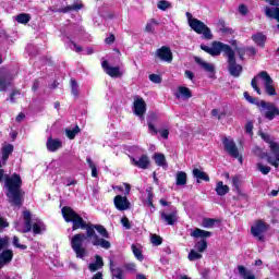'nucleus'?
Segmentation results:
<instances>
[{"label":"nucleus","mask_w":279,"mask_h":279,"mask_svg":"<svg viewBox=\"0 0 279 279\" xmlns=\"http://www.w3.org/2000/svg\"><path fill=\"white\" fill-rule=\"evenodd\" d=\"M61 213L66 223H73L72 230H86V235L77 233L70 239L71 247L74 254H76V258L84 260L88 256V251L84 247L86 239L95 247H102V250H110L112 247L110 241L106 240L110 239V233H108L104 226L86 223L84 218L78 216L71 207H63Z\"/></svg>","instance_id":"obj_1"},{"label":"nucleus","mask_w":279,"mask_h":279,"mask_svg":"<svg viewBox=\"0 0 279 279\" xmlns=\"http://www.w3.org/2000/svg\"><path fill=\"white\" fill-rule=\"evenodd\" d=\"M5 180V187L8 189L7 196L9 197V202L13 204V206H21V186H23V180L21 175L14 173L11 177L5 174L3 169H0V182Z\"/></svg>","instance_id":"obj_2"},{"label":"nucleus","mask_w":279,"mask_h":279,"mask_svg":"<svg viewBox=\"0 0 279 279\" xmlns=\"http://www.w3.org/2000/svg\"><path fill=\"white\" fill-rule=\"evenodd\" d=\"M258 78L264 82V89L266 95L269 97H276L277 93L276 87L274 86V78H271L267 71H262L252 78L251 85L255 93H257V95H262L260 87H258Z\"/></svg>","instance_id":"obj_3"},{"label":"nucleus","mask_w":279,"mask_h":279,"mask_svg":"<svg viewBox=\"0 0 279 279\" xmlns=\"http://www.w3.org/2000/svg\"><path fill=\"white\" fill-rule=\"evenodd\" d=\"M257 106L260 108V112L263 117L267 119V121H274L276 117H279V109L275 102L262 100L257 102Z\"/></svg>","instance_id":"obj_4"},{"label":"nucleus","mask_w":279,"mask_h":279,"mask_svg":"<svg viewBox=\"0 0 279 279\" xmlns=\"http://www.w3.org/2000/svg\"><path fill=\"white\" fill-rule=\"evenodd\" d=\"M123 186L125 189V192H124L125 196L117 195L113 198L114 207L117 208V210H120V211L130 210L132 206V204L130 203L126 196V195H130V191H132V186L130 185V183H123Z\"/></svg>","instance_id":"obj_5"},{"label":"nucleus","mask_w":279,"mask_h":279,"mask_svg":"<svg viewBox=\"0 0 279 279\" xmlns=\"http://www.w3.org/2000/svg\"><path fill=\"white\" fill-rule=\"evenodd\" d=\"M190 27L196 32V34H202L206 40H213V33H210V28L204 24V22L199 20H192L190 22Z\"/></svg>","instance_id":"obj_6"},{"label":"nucleus","mask_w":279,"mask_h":279,"mask_svg":"<svg viewBox=\"0 0 279 279\" xmlns=\"http://www.w3.org/2000/svg\"><path fill=\"white\" fill-rule=\"evenodd\" d=\"M24 222L17 221L14 223V228L17 232L27 233L32 232V213L28 210L23 211Z\"/></svg>","instance_id":"obj_7"},{"label":"nucleus","mask_w":279,"mask_h":279,"mask_svg":"<svg viewBox=\"0 0 279 279\" xmlns=\"http://www.w3.org/2000/svg\"><path fill=\"white\" fill-rule=\"evenodd\" d=\"M269 230V226L265 223L263 220H257L255 223L251 227V233L255 239L258 241H265V232Z\"/></svg>","instance_id":"obj_8"},{"label":"nucleus","mask_w":279,"mask_h":279,"mask_svg":"<svg viewBox=\"0 0 279 279\" xmlns=\"http://www.w3.org/2000/svg\"><path fill=\"white\" fill-rule=\"evenodd\" d=\"M228 58V69L230 75L233 77H239L241 73H243V66L241 64H236V58L234 57V50L227 57Z\"/></svg>","instance_id":"obj_9"},{"label":"nucleus","mask_w":279,"mask_h":279,"mask_svg":"<svg viewBox=\"0 0 279 279\" xmlns=\"http://www.w3.org/2000/svg\"><path fill=\"white\" fill-rule=\"evenodd\" d=\"M221 51H223L225 56H227V58H228L233 50L230 46H228L223 43L214 41L213 46L210 48L209 56H221Z\"/></svg>","instance_id":"obj_10"},{"label":"nucleus","mask_w":279,"mask_h":279,"mask_svg":"<svg viewBox=\"0 0 279 279\" xmlns=\"http://www.w3.org/2000/svg\"><path fill=\"white\" fill-rule=\"evenodd\" d=\"M133 112L136 117H140V119H144L145 112H147V104H145V100L141 98V96L134 97Z\"/></svg>","instance_id":"obj_11"},{"label":"nucleus","mask_w":279,"mask_h":279,"mask_svg":"<svg viewBox=\"0 0 279 279\" xmlns=\"http://www.w3.org/2000/svg\"><path fill=\"white\" fill-rule=\"evenodd\" d=\"M222 145L225 146V150L232 158H239V147H236V143L231 137H223Z\"/></svg>","instance_id":"obj_12"},{"label":"nucleus","mask_w":279,"mask_h":279,"mask_svg":"<svg viewBox=\"0 0 279 279\" xmlns=\"http://www.w3.org/2000/svg\"><path fill=\"white\" fill-rule=\"evenodd\" d=\"M101 66L109 77H123V70L119 66H111L108 61H102Z\"/></svg>","instance_id":"obj_13"},{"label":"nucleus","mask_w":279,"mask_h":279,"mask_svg":"<svg viewBox=\"0 0 279 279\" xmlns=\"http://www.w3.org/2000/svg\"><path fill=\"white\" fill-rule=\"evenodd\" d=\"M154 121H156V114H150L148 118H147V124H148V130L149 132L155 135V134H160V136L162 138H169V130L167 129H163V130H156V126L154 125Z\"/></svg>","instance_id":"obj_14"},{"label":"nucleus","mask_w":279,"mask_h":279,"mask_svg":"<svg viewBox=\"0 0 279 279\" xmlns=\"http://www.w3.org/2000/svg\"><path fill=\"white\" fill-rule=\"evenodd\" d=\"M156 53L159 60H162L163 62H168V63L173 62V52H171L170 47L163 46L157 49Z\"/></svg>","instance_id":"obj_15"},{"label":"nucleus","mask_w":279,"mask_h":279,"mask_svg":"<svg viewBox=\"0 0 279 279\" xmlns=\"http://www.w3.org/2000/svg\"><path fill=\"white\" fill-rule=\"evenodd\" d=\"M160 218L167 222V226H174L178 222V209L173 208L170 214L160 211Z\"/></svg>","instance_id":"obj_16"},{"label":"nucleus","mask_w":279,"mask_h":279,"mask_svg":"<svg viewBox=\"0 0 279 279\" xmlns=\"http://www.w3.org/2000/svg\"><path fill=\"white\" fill-rule=\"evenodd\" d=\"M12 84V74L1 69L0 70V90H5Z\"/></svg>","instance_id":"obj_17"},{"label":"nucleus","mask_w":279,"mask_h":279,"mask_svg":"<svg viewBox=\"0 0 279 279\" xmlns=\"http://www.w3.org/2000/svg\"><path fill=\"white\" fill-rule=\"evenodd\" d=\"M131 158V163L138 169H147L149 167V157L147 155H142L140 158Z\"/></svg>","instance_id":"obj_18"},{"label":"nucleus","mask_w":279,"mask_h":279,"mask_svg":"<svg viewBox=\"0 0 279 279\" xmlns=\"http://www.w3.org/2000/svg\"><path fill=\"white\" fill-rule=\"evenodd\" d=\"M46 147L48 151H51V153L58 151V149H62V141L50 136L47 140Z\"/></svg>","instance_id":"obj_19"},{"label":"nucleus","mask_w":279,"mask_h":279,"mask_svg":"<svg viewBox=\"0 0 279 279\" xmlns=\"http://www.w3.org/2000/svg\"><path fill=\"white\" fill-rule=\"evenodd\" d=\"M251 39L257 47L262 49L265 48V44L267 43V35H264L262 32L255 33L252 35Z\"/></svg>","instance_id":"obj_20"},{"label":"nucleus","mask_w":279,"mask_h":279,"mask_svg":"<svg viewBox=\"0 0 279 279\" xmlns=\"http://www.w3.org/2000/svg\"><path fill=\"white\" fill-rule=\"evenodd\" d=\"M175 97L177 99L186 100V99H191V97H193V94H191V89L189 87L179 86L175 93Z\"/></svg>","instance_id":"obj_21"},{"label":"nucleus","mask_w":279,"mask_h":279,"mask_svg":"<svg viewBox=\"0 0 279 279\" xmlns=\"http://www.w3.org/2000/svg\"><path fill=\"white\" fill-rule=\"evenodd\" d=\"M12 258H14L12 250L3 251L2 254H0V269L1 267H4V265H8V263H11Z\"/></svg>","instance_id":"obj_22"},{"label":"nucleus","mask_w":279,"mask_h":279,"mask_svg":"<svg viewBox=\"0 0 279 279\" xmlns=\"http://www.w3.org/2000/svg\"><path fill=\"white\" fill-rule=\"evenodd\" d=\"M264 12L268 19H274L279 23V7L275 5L274 8L265 7Z\"/></svg>","instance_id":"obj_23"},{"label":"nucleus","mask_w":279,"mask_h":279,"mask_svg":"<svg viewBox=\"0 0 279 279\" xmlns=\"http://www.w3.org/2000/svg\"><path fill=\"white\" fill-rule=\"evenodd\" d=\"M195 62L196 64L201 65V68H203V70L207 73H215V65H213V63H208L199 57H195Z\"/></svg>","instance_id":"obj_24"},{"label":"nucleus","mask_w":279,"mask_h":279,"mask_svg":"<svg viewBox=\"0 0 279 279\" xmlns=\"http://www.w3.org/2000/svg\"><path fill=\"white\" fill-rule=\"evenodd\" d=\"M193 177L196 178L197 183L199 184V182H202V180L204 182H210V177H208V173L195 168L193 171Z\"/></svg>","instance_id":"obj_25"},{"label":"nucleus","mask_w":279,"mask_h":279,"mask_svg":"<svg viewBox=\"0 0 279 279\" xmlns=\"http://www.w3.org/2000/svg\"><path fill=\"white\" fill-rule=\"evenodd\" d=\"M47 230V227L45 226V222H43L40 219H36L33 221V232L34 234H43Z\"/></svg>","instance_id":"obj_26"},{"label":"nucleus","mask_w":279,"mask_h":279,"mask_svg":"<svg viewBox=\"0 0 279 279\" xmlns=\"http://www.w3.org/2000/svg\"><path fill=\"white\" fill-rule=\"evenodd\" d=\"M12 151H14V146L12 144H8L2 147L1 160H2L3 165H5V162H8V158H10Z\"/></svg>","instance_id":"obj_27"},{"label":"nucleus","mask_w":279,"mask_h":279,"mask_svg":"<svg viewBox=\"0 0 279 279\" xmlns=\"http://www.w3.org/2000/svg\"><path fill=\"white\" fill-rule=\"evenodd\" d=\"M271 151L275 155V157L266 155L267 162H268V165H271L272 167H275V169H278V167H279V144H278V150H271Z\"/></svg>","instance_id":"obj_28"},{"label":"nucleus","mask_w":279,"mask_h":279,"mask_svg":"<svg viewBox=\"0 0 279 279\" xmlns=\"http://www.w3.org/2000/svg\"><path fill=\"white\" fill-rule=\"evenodd\" d=\"M95 258H96V262L90 263L88 266V269L92 272L98 271V269H101V267H104V258H101V256L99 255H96Z\"/></svg>","instance_id":"obj_29"},{"label":"nucleus","mask_w":279,"mask_h":279,"mask_svg":"<svg viewBox=\"0 0 279 279\" xmlns=\"http://www.w3.org/2000/svg\"><path fill=\"white\" fill-rule=\"evenodd\" d=\"M216 193L220 197H223V195H228V193H230V187L228 185L223 184V181H219L216 184Z\"/></svg>","instance_id":"obj_30"},{"label":"nucleus","mask_w":279,"mask_h":279,"mask_svg":"<svg viewBox=\"0 0 279 279\" xmlns=\"http://www.w3.org/2000/svg\"><path fill=\"white\" fill-rule=\"evenodd\" d=\"M238 271L243 279H256V276L252 270H247L244 266H238Z\"/></svg>","instance_id":"obj_31"},{"label":"nucleus","mask_w":279,"mask_h":279,"mask_svg":"<svg viewBox=\"0 0 279 279\" xmlns=\"http://www.w3.org/2000/svg\"><path fill=\"white\" fill-rule=\"evenodd\" d=\"M260 136L265 143H268L270 151H278V142H274L272 138L265 133H262Z\"/></svg>","instance_id":"obj_32"},{"label":"nucleus","mask_w":279,"mask_h":279,"mask_svg":"<svg viewBox=\"0 0 279 279\" xmlns=\"http://www.w3.org/2000/svg\"><path fill=\"white\" fill-rule=\"evenodd\" d=\"M191 236L194 239H208V236H211L210 231H204L199 228H196L192 233Z\"/></svg>","instance_id":"obj_33"},{"label":"nucleus","mask_w":279,"mask_h":279,"mask_svg":"<svg viewBox=\"0 0 279 279\" xmlns=\"http://www.w3.org/2000/svg\"><path fill=\"white\" fill-rule=\"evenodd\" d=\"M14 21H16L17 23H20L22 25H27V22L32 21V15H29L27 13H20L16 16H14Z\"/></svg>","instance_id":"obj_34"},{"label":"nucleus","mask_w":279,"mask_h":279,"mask_svg":"<svg viewBox=\"0 0 279 279\" xmlns=\"http://www.w3.org/2000/svg\"><path fill=\"white\" fill-rule=\"evenodd\" d=\"M154 160L158 167H163V169H167V158L162 154H155Z\"/></svg>","instance_id":"obj_35"},{"label":"nucleus","mask_w":279,"mask_h":279,"mask_svg":"<svg viewBox=\"0 0 279 279\" xmlns=\"http://www.w3.org/2000/svg\"><path fill=\"white\" fill-rule=\"evenodd\" d=\"M186 185V172L179 171L177 173V186H184Z\"/></svg>","instance_id":"obj_36"},{"label":"nucleus","mask_w":279,"mask_h":279,"mask_svg":"<svg viewBox=\"0 0 279 279\" xmlns=\"http://www.w3.org/2000/svg\"><path fill=\"white\" fill-rule=\"evenodd\" d=\"M63 40H64V44L68 45V47H70V49H72V51H76V53L82 52L81 46H77V44H75L71 39H69V37H66Z\"/></svg>","instance_id":"obj_37"},{"label":"nucleus","mask_w":279,"mask_h":279,"mask_svg":"<svg viewBox=\"0 0 279 279\" xmlns=\"http://www.w3.org/2000/svg\"><path fill=\"white\" fill-rule=\"evenodd\" d=\"M65 134L68 136V138H70V141H73V138H75V136H77V134H80V126H75L73 130H65Z\"/></svg>","instance_id":"obj_38"},{"label":"nucleus","mask_w":279,"mask_h":279,"mask_svg":"<svg viewBox=\"0 0 279 279\" xmlns=\"http://www.w3.org/2000/svg\"><path fill=\"white\" fill-rule=\"evenodd\" d=\"M86 162L89 166V169H92V178H97L98 175L97 166H95V163L93 162V159H90V157H87Z\"/></svg>","instance_id":"obj_39"},{"label":"nucleus","mask_w":279,"mask_h":279,"mask_svg":"<svg viewBox=\"0 0 279 279\" xmlns=\"http://www.w3.org/2000/svg\"><path fill=\"white\" fill-rule=\"evenodd\" d=\"M206 247H208V243L206 242V240H201L195 244V248L197 250V252H206Z\"/></svg>","instance_id":"obj_40"},{"label":"nucleus","mask_w":279,"mask_h":279,"mask_svg":"<svg viewBox=\"0 0 279 279\" xmlns=\"http://www.w3.org/2000/svg\"><path fill=\"white\" fill-rule=\"evenodd\" d=\"M157 8H158V10H162L165 12V11L169 10V8H171V2L166 1V0H160L157 3Z\"/></svg>","instance_id":"obj_41"},{"label":"nucleus","mask_w":279,"mask_h":279,"mask_svg":"<svg viewBox=\"0 0 279 279\" xmlns=\"http://www.w3.org/2000/svg\"><path fill=\"white\" fill-rule=\"evenodd\" d=\"M132 252L137 260H143V252L136 245H132Z\"/></svg>","instance_id":"obj_42"},{"label":"nucleus","mask_w":279,"mask_h":279,"mask_svg":"<svg viewBox=\"0 0 279 279\" xmlns=\"http://www.w3.org/2000/svg\"><path fill=\"white\" fill-rule=\"evenodd\" d=\"M13 245L14 247H16L17 250H27V245L25 244H21V240L19 239V236H13Z\"/></svg>","instance_id":"obj_43"},{"label":"nucleus","mask_w":279,"mask_h":279,"mask_svg":"<svg viewBox=\"0 0 279 279\" xmlns=\"http://www.w3.org/2000/svg\"><path fill=\"white\" fill-rule=\"evenodd\" d=\"M111 274L113 278L123 279V269L121 268H111Z\"/></svg>","instance_id":"obj_44"},{"label":"nucleus","mask_w":279,"mask_h":279,"mask_svg":"<svg viewBox=\"0 0 279 279\" xmlns=\"http://www.w3.org/2000/svg\"><path fill=\"white\" fill-rule=\"evenodd\" d=\"M257 169L260 171V173H263V175H268V173L271 171L270 167L263 163H257Z\"/></svg>","instance_id":"obj_45"},{"label":"nucleus","mask_w":279,"mask_h":279,"mask_svg":"<svg viewBox=\"0 0 279 279\" xmlns=\"http://www.w3.org/2000/svg\"><path fill=\"white\" fill-rule=\"evenodd\" d=\"M77 11V10H82V3H77L74 5H68L65 9L60 10L61 12H71V11Z\"/></svg>","instance_id":"obj_46"},{"label":"nucleus","mask_w":279,"mask_h":279,"mask_svg":"<svg viewBox=\"0 0 279 279\" xmlns=\"http://www.w3.org/2000/svg\"><path fill=\"white\" fill-rule=\"evenodd\" d=\"M202 258V254L197 253V251L192 250L189 254V260H199Z\"/></svg>","instance_id":"obj_47"},{"label":"nucleus","mask_w":279,"mask_h":279,"mask_svg":"<svg viewBox=\"0 0 279 279\" xmlns=\"http://www.w3.org/2000/svg\"><path fill=\"white\" fill-rule=\"evenodd\" d=\"M156 25H158V22H156L155 20H150V21L146 24V32H148V33L154 32V29L156 28Z\"/></svg>","instance_id":"obj_48"},{"label":"nucleus","mask_w":279,"mask_h":279,"mask_svg":"<svg viewBox=\"0 0 279 279\" xmlns=\"http://www.w3.org/2000/svg\"><path fill=\"white\" fill-rule=\"evenodd\" d=\"M71 88H72V94L74 95V97H77L80 90L78 85H77V81L76 80H71Z\"/></svg>","instance_id":"obj_49"},{"label":"nucleus","mask_w":279,"mask_h":279,"mask_svg":"<svg viewBox=\"0 0 279 279\" xmlns=\"http://www.w3.org/2000/svg\"><path fill=\"white\" fill-rule=\"evenodd\" d=\"M148 80H150V82H153V84H160L162 82V77L158 74H150L148 76Z\"/></svg>","instance_id":"obj_50"},{"label":"nucleus","mask_w":279,"mask_h":279,"mask_svg":"<svg viewBox=\"0 0 279 279\" xmlns=\"http://www.w3.org/2000/svg\"><path fill=\"white\" fill-rule=\"evenodd\" d=\"M150 241H151L153 245H161L162 244V238H160L159 235H156V234L151 235Z\"/></svg>","instance_id":"obj_51"},{"label":"nucleus","mask_w":279,"mask_h":279,"mask_svg":"<svg viewBox=\"0 0 279 279\" xmlns=\"http://www.w3.org/2000/svg\"><path fill=\"white\" fill-rule=\"evenodd\" d=\"M9 243H10V238L8 236L0 238V250L8 247Z\"/></svg>","instance_id":"obj_52"},{"label":"nucleus","mask_w":279,"mask_h":279,"mask_svg":"<svg viewBox=\"0 0 279 279\" xmlns=\"http://www.w3.org/2000/svg\"><path fill=\"white\" fill-rule=\"evenodd\" d=\"M203 226H204V228H213L215 226V220L210 219V218H206L203 221Z\"/></svg>","instance_id":"obj_53"},{"label":"nucleus","mask_w":279,"mask_h":279,"mask_svg":"<svg viewBox=\"0 0 279 279\" xmlns=\"http://www.w3.org/2000/svg\"><path fill=\"white\" fill-rule=\"evenodd\" d=\"M241 184V178L235 175L232 178V186H234V189H239Z\"/></svg>","instance_id":"obj_54"},{"label":"nucleus","mask_w":279,"mask_h":279,"mask_svg":"<svg viewBox=\"0 0 279 279\" xmlns=\"http://www.w3.org/2000/svg\"><path fill=\"white\" fill-rule=\"evenodd\" d=\"M244 99L248 101V104H256V99L250 95V93L244 92Z\"/></svg>","instance_id":"obj_55"},{"label":"nucleus","mask_w":279,"mask_h":279,"mask_svg":"<svg viewBox=\"0 0 279 279\" xmlns=\"http://www.w3.org/2000/svg\"><path fill=\"white\" fill-rule=\"evenodd\" d=\"M121 223L124 228H126V230H130L132 227L130 226V220L128 219V217H123L121 219Z\"/></svg>","instance_id":"obj_56"},{"label":"nucleus","mask_w":279,"mask_h":279,"mask_svg":"<svg viewBox=\"0 0 279 279\" xmlns=\"http://www.w3.org/2000/svg\"><path fill=\"white\" fill-rule=\"evenodd\" d=\"M146 206H150L151 208H154V194L148 193V198L146 201Z\"/></svg>","instance_id":"obj_57"},{"label":"nucleus","mask_w":279,"mask_h":279,"mask_svg":"<svg viewBox=\"0 0 279 279\" xmlns=\"http://www.w3.org/2000/svg\"><path fill=\"white\" fill-rule=\"evenodd\" d=\"M185 77H187V80H191V82H193V80H195V73H193L190 70L185 71Z\"/></svg>","instance_id":"obj_58"},{"label":"nucleus","mask_w":279,"mask_h":279,"mask_svg":"<svg viewBox=\"0 0 279 279\" xmlns=\"http://www.w3.org/2000/svg\"><path fill=\"white\" fill-rule=\"evenodd\" d=\"M254 130V124H252V122H248L246 125H245V132L246 134H252V131Z\"/></svg>","instance_id":"obj_59"},{"label":"nucleus","mask_w":279,"mask_h":279,"mask_svg":"<svg viewBox=\"0 0 279 279\" xmlns=\"http://www.w3.org/2000/svg\"><path fill=\"white\" fill-rule=\"evenodd\" d=\"M19 95H21V93H19V92H13V93L11 94V96H10V101H11L12 104H14V101H16V97H19Z\"/></svg>","instance_id":"obj_60"},{"label":"nucleus","mask_w":279,"mask_h":279,"mask_svg":"<svg viewBox=\"0 0 279 279\" xmlns=\"http://www.w3.org/2000/svg\"><path fill=\"white\" fill-rule=\"evenodd\" d=\"M239 12L240 14H243V15L247 14V7H245V4H241L239 7Z\"/></svg>","instance_id":"obj_61"},{"label":"nucleus","mask_w":279,"mask_h":279,"mask_svg":"<svg viewBox=\"0 0 279 279\" xmlns=\"http://www.w3.org/2000/svg\"><path fill=\"white\" fill-rule=\"evenodd\" d=\"M3 228H8V221L0 217V232L3 230Z\"/></svg>","instance_id":"obj_62"},{"label":"nucleus","mask_w":279,"mask_h":279,"mask_svg":"<svg viewBox=\"0 0 279 279\" xmlns=\"http://www.w3.org/2000/svg\"><path fill=\"white\" fill-rule=\"evenodd\" d=\"M105 43H107V45H112V43H114V35H110L109 37H107L105 39Z\"/></svg>","instance_id":"obj_63"},{"label":"nucleus","mask_w":279,"mask_h":279,"mask_svg":"<svg viewBox=\"0 0 279 279\" xmlns=\"http://www.w3.org/2000/svg\"><path fill=\"white\" fill-rule=\"evenodd\" d=\"M226 114H228L226 110H220L218 114V120L221 121V119H225Z\"/></svg>","instance_id":"obj_64"}]
</instances>
